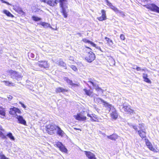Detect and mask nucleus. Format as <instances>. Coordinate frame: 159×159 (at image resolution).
<instances>
[{
  "label": "nucleus",
  "mask_w": 159,
  "mask_h": 159,
  "mask_svg": "<svg viewBox=\"0 0 159 159\" xmlns=\"http://www.w3.org/2000/svg\"><path fill=\"white\" fill-rule=\"evenodd\" d=\"M13 9L21 15H24L25 14V12L23 11L22 8L17 5H13Z\"/></svg>",
  "instance_id": "nucleus-13"
},
{
  "label": "nucleus",
  "mask_w": 159,
  "mask_h": 159,
  "mask_svg": "<svg viewBox=\"0 0 159 159\" xmlns=\"http://www.w3.org/2000/svg\"><path fill=\"white\" fill-rule=\"evenodd\" d=\"M57 126L53 123L50 124L46 126V130L48 134L52 135L55 133L54 131L57 128Z\"/></svg>",
  "instance_id": "nucleus-4"
},
{
  "label": "nucleus",
  "mask_w": 159,
  "mask_h": 159,
  "mask_svg": "<svg viewBox=\"0 0 159 159\" xmlns=\"http://www.w3.org/2000/svg\"><path fill=\"white\" fill-rule=\"evenodd\" d=\"M4 3H6V4H7L8 5H11L8 2H6V1L5 2H4Z\"/></svg>",
  "instance_id": "nucleus-57"
},
{
  "label": "nucleus",
  "mask_w": 159,
  "mask_h": 159,
  "mask_svg": "<svg viewBox=\"0 0 159 159\" xmlns=\"http://www.w3.org/2000/svg\"><path fill=\"white\" fill-rule=\"evenodd\" d=\"M5 136H6L7 137L11 140L14 141L15 140L14 137L12 133L10 132H8L6 134V135Z\"/></svg>",
  "instance_id": "nucleus-24"
},
{
  "label": "nucleus",
  "mask_w": 159,
  "mask_h": 159,
  "mask_svg": "<svg viewBox=\"0 0 159 159\" xmlns=\"http://www.w3.org/2000/svg\"><path fill=\"white\" fill-rule=\"evenodd\" d=\"M3 82L4 83L5 85L7 86H14V84L13 83L9 82V81H3Z\"/></svg>",
  "instance_id": "nucleus-33"
},
{
  "label": "nucleus",
  "mask_w": 159,
  "mask_h": 159,
  "mask_svg": "<svg viewBox=\"0 0 159 159\" xmlns=\"http://www.w3.org/2000/svg\"><path fill=\"white\" fill-rule=\"evenodd\" d=\"M105 1L106 2L107 5L110 7L111 9L113 10L116 13H118V12L119 11V10L114 6L112 5V4L108 0H105Z\"/></svg>",
  "instance_id": "nucleus-16"
},
{
  "label": "nucleus",
  "mask_w": 159,
  "mask_h": 159,
  "mask_svg": "<svg viewBox=\"0 0 159 159\" xmlns=\"http://www.w3.org/2000/svg\"><path fill=\"white\" fill-rule=\"evenodd\" d=\"M7 98L10 101L12 99L13 97L12 96L9 95L8 97H7Z\"/></svg>",
  "instance_id": "nucleus-52"
},
{
  "label": "nucleus",
  "mask_w": 159,
  "mask_h": 159,
  "mask_svg": "<svg viewBox=\"0 0 159 159\" xmlns=\"http://www.w3.org/2000/svg\"><path fill=\"white\" fill-rule=\"evenodd\" d=\"M133 128L136 131H138V129L137 127V126L136 125H133Z\"/></svg>",
  "instance_id": "nucleus-51"
},
{
  "label": "nucleus",
  "mask_w": 159,
  "mask_h": 159,
  "mask_svg": "<svg viewBox=\"0 0 159 159\" xmlns=\"http://www.w3.org/2000/svg\"><path fill=\"white\" fill-rule=\"evenodd\" d=\"M105 39L106 40L107 42L109 44H110L111 45H112L113 44L112 40L111 39H110L107 38V37H105Z\"/></svg>",
  "instance_id": "nucleus-37"
},
{
  "label": "nucleus",
  "mask_w": 159,
  "mask_h": 159,
  "mask_svg": "<svg viewBox=\"0 0 159 159\" xmlns=\"http://www.w3.org/2000/svg\"><path fill=\"white\" fill-rule=\"evenodd\" d=\"M96 101L99 104L103 103V105L106 107H110V106L108 103L104 101L101 98H96Z\"/></svg>",
  "instance_id": "nucleus-14"
},
{
  "label": "nucleus",
  "mask_w": 159,
  "mask_h": 159,
  "mask_svg": "<svg viewBox=\"0 0 159 159\" xmlns=\"http://www.w3.org/2000/svg\"><path fill=\"white\" fill-rule=\"evenodd\" d=\"M138 132L141 138H143L146 137V133L143 130H139L138 131Z\"/></svg>",
  "instance_id": "nucleus-26"
},
{
  "label": "nucleus",
  "mask_w": 159,
  "mask_h": 159,
  "mask_svg": "<svg viewBox=\"0 0 159 159\" xmlns=\"http://www.w3.org/2000/svg\"><path fill=\"white\" fill-rule=\"evenodd\" d=\"M1 1L3 3H4V2H6L5 1H4L3 0H1Z\"/></svg>",
  "instance_id": "nucleus-60"
},
{
  "label": "nucleus",
  "mask_w": 159,
  "mask_h": 159,
  "mask_svg": "<svg viewBox=\"0 0 159 159\" xmlns=\"http://www.w3.org/2000/svg\"><path fill=\"white\" fill-rule=\"evenodd\" d=\"M135 66L136 68H134V69L138 71L141 70V69L140 67H138L137 66Z\"/></svg>",
  "instance_id": "nucleus-46"
},
{
  "label": "nucleus",
  "mask_w": 159,
  "mask_h": 159,
  "mask_svg": "<svg viewBox=\"0 0 159 159\" xmlns=\"http://www.w3.org/2000/svg\"><path fill=\"white\" fill-rule=\"evenodd\" d=\"M142 1L144 2V3L145 4H147L148 1L147 0H142Z\"/></svg>",
  "instance_id": "nucleus-54"
},
{
  "label": "nucleus",
  "mask_w": 159,
  "mask_h": 159,
  "mask_svg": "<svg viewBox=\"0 0 159 159\" xmlns=\"http://www.w3.org/2000/svg\"><path fill=\"white\" fill-rule=\"evenodd\" d=\"M95 54L92 51H90L85 57V59L88 62L91 63L95 59Z\"/></svg>",
  "instance_id": "nucleus-7"
},
{
  "label": "nucleus",
  "mask_w": 159,
  "mask_h": 159,
  "mask_svg": "<svg viewBox=\"0 0 159 159\" xmlns=\"http://www.w3.org/2000/svg\"><path fill=\"white\" fill-rule=\"evenodd\" d=\"M0 115L5 116L6 115V110L5 108L2 107H0Z\"/></svg>",
  "instance_id": "nucleus-30"
},
{
  "label": "nucleus",
  "mask_w": 159,
  "mask_h": 159,
  "mask_svg": "<svg viewBox=\"0 0 159 159\" xmlns=\"http://www.w3.org/2000/svg\"><path fill=\"white\" fill-rule=\"evenodd\" d=\"M138 127L140 129V130H143L144 129V124H139V126Z\"/></svg>",
  "instance_id": "nucleus-40"
},
{
  "label": "nucleus",
  "mask_w": 159,
  "mask_h": 159,
  "mask_svg": "<svg viewBox=\"0 0 159 159\" xmlns=\"http://www.w3.org/2000/svg\"><path fill=\"white\" fill-rule=\"evenodd\" d=\"M41 1L42 2H43L45 3H47V1L46 0H41Z\"/></svg>",
  "instance_id": "nucleus-56"
},
{
  "label": "nucleus",
  "mask_w": 159,
  "mask_h": 159,
  "mask_svg": "<svg viewBox=\"0 0 159 159\" xmlns=\"http://www.w3.org/2000/svg\"><path fill=\"white\" fill-rule=\"evenodd\" d=\"M64 80L68 83V84L72 86H75L77 85L76 84L73 83L72 80H70L67 77H65L64 78Z\"/></svg>",
  "instance_id": "nucleus-22"
},
{
  "label": "nucleus",
  "mask_w": 159,
  "mask_h": 159,
  "mask_svg": "<svg viewBox=\"0 0 159 159\" xmlns=\"http://www.w3.org/2000/svg\"><path fill=\"white\" fill-rule=\"evenodd\" d=\"M19 103L21 105L22 107L25 109L26 108V106L25 105H24L23 103H22L21 102H20Z\"/></svg>",
  "instance_id": "nucleus-47"
},
{
  "label": "nucleus",
  "mask_w": 159,
  "mask_h": 159,
  "mask_svg": "<svg viewBox=\"0 0 159 159\" xmlns=\"http://www.w3.org/2000/svg\"><path fill=\"white\" fill-rule=\"evenodd\" d=\"M36 65H38L40 67L45 68H48L49 66V65L47 61H39V62L36 63Z\"/></svg>",
  "instance_id": "nucleus-11"
},
{
  "label": "nucleus",
  "mask_w": 159,
  "mask_h": 159,
  "mask_svg": "<svg viewBox=\"0 0 159 159\" xmlns=\"http://www.w3.org/2000/svg\"><path fill=\"white\" fill-rule=\"evenodd\" d=\"M87 116L89 117H90V118L91 120L92 121H96V120H95L93 118L92 115L91 116V115H90L89 114H88Z\"/></svg>",
  "instance_id": "nucleus-39"
},
{
  "label": "nucleus",
  "mask_w": 159,
  "mask_h": 159,
  "mask_svg": "<svg viewBox=\"0 0 159 159\" xmlns=\"http://www.w3.org/2000/svg\"><path fill=\"white\" fill-rule=\"evenodd\" d=\"M87 84L90 88H91V85H92L93 87V88L95 89L96 90L98 91H101L102 93L103 92V90L101 88L99 87L98 84V82L95 80H92L90 79L89 81H88Z\"/></svg>",
  "instance_id": "nucleus-2"
},
{
  "label": "nucleus",
  "mask_w": 159,
  "mask_h": 159,
  "mask_svg": "<svg viewBox=\"0 0 159 159\" xmlns=\"http://www.w3.org/2000/svg\"><path fill=\"white\" fill-rule=\"evenodd\" d=\"M101 13H102V16L97 18V19L100 21L105 20L107 19L106 11L102 9L101 10Z\"/></svg>",
  "instance_id": "nucleus-15"
},
{
  "label": "nucleus",
  "mask_w": 159,
  "mask_h": 159,
  "mask_svg": "<svg viewBox=\"0 0 159 159\" xmlns=\"http://www.w3.org/2000/svg\"><path fill=\"white\" fill-rule=\"evenodd\" d=\"M96 45V46H93L94 47H95L97 49H98V50H99L102 52H103V51L102 50L101 48L99 46H97Z\"/></svg>",
  "instance_id": "nucleus-48"
},
{
  "label": "nucleus",
  "mask_w": 159,
  "mask_h": 159,
  "mask_svg": "<svg viewBox=\"0 0 159 159\" xmlns=\"http://www.w3.org/2000/svg\"><path fill=\"white\" fill-rule=\"evenodd\" d=\"M4 131V129L2 128V127L0 126V137L2 139H7V138L3 133Z\"/></svg>",
  "instance_id": "nucleus-21"
},
{
  "label": "nucleus",
  "mask_w": 159,
  "mask_h": 159,
  "mask_svg": "<svg viewBox=\"0 0 159 159\" xmlns=\"http://www.w3.org/2000/svg\"><path fill=\"white\" fill-rule=\"evenodd\" d=\"M32 19L35 21H38L41 20V18L38 17L33 16L32 17Z\"/></svg>",
  "instance_id": "nucleus-35"
},
{
  "label": "nucleus",
  "mask_w": 159,
  "mask_h": 159,
  "mask_svg": "<svg viewBox=\"0 0 159 159\" xmlns=\"http://www.w3.org/2000/svg\"><path fill=\"white\" fill-rule=\"evenodd\" d=\"M121 111L123 112H125V113L131 114L133 113V110L131 109L130 106L123 104L120 107Z\"/></svg>",
  "instance_id": "nucleus-5"
},
{
  "label": "nucleus",
  "mask_w": 159,
  "mask_h": 159,
  "mask_svg": "<svg viewBox=\"0 0 159 159\" xmlns=\"http://www.w3.org/2000/svg\"><path fill=\"white\" fill-rule=\"evenodd\" d=\"M143 6L152 11L159 13V7L154 3L147 4Z\"/></svg>",
  "instance_id": "nucleus-6"
},
{
  "label": "nucleus",
  "mask_w": 159,
  "mask_h": 159,
  "mask_svg": "<svg viewBox=\"0 0 159 159\" xmlns=\"http://www.w3.org/2000/svg\"><path fill=\"white\" fill-rule=\"evenodd\" d=\"M0 159H9L8 158L6 157L2 153H0Z\"/></svg>",
  "instance_id": "nucleus-36"
},
{
  "label": "nucleus",
  "mask_w": 159,
  "mask_h": 159,
  "mask_svg": "<svg viewBox=\"0 0 159 159\" xmlns=\"http://www.w3.org/2000/svg\"><path fill=\"white\" fill-rule=\"evenodd\" d=\"M56 131L57 134L61 137H63L65 134L64 132L58 126H57V128L56 129Z\"/></svg>",
  "instance_id": "nucleus-19"
},
{
  "label": "nucleus",
  "mask_w": 159,
  "mask_h": 159,
  "mask_svg": "<svg viewBox=\"0 0 159 159\" xmlns=\"http://www.w3.org/2000/svg\"><path fill=\"white\" fill-rule=\"evenodd\" d=\"M55 145L61 151L65 153L67 152V149L61 142H58L56 143Z\"/></svg>",
  "instance_id": "nucleus-9"
},
{
  "label": "nucleus",
  "mask_w": 159,
  "mask_h": 159,
  "mask_svg": "<svg viewBox=\"0 0 159 159\" xmlns=\"http://www.w3.org/2000/svg\"><path fill=\"white\" fill-rule=\"evenodd\" d=\"M16 107H13L10 109V111H9V114L11 115H16Z\"/></svg>",
  "instance_id": "nucleus-31"
},
{
  "label": "nucleus",
  "mask_w": 159,
  "mask_h": 159,
  "mask_svg": "<svg viewBox=\"0 0 159 159\" xmlns=\"http://www.w3.org/2000/svg\"><path fill=\"white\" fill-rule=\"evenodd\" d=\"M146 144L150 150L151 151H154L155 150V149L153 148V147H152V144L149 141H148V142H146Z\"/></svg>",
  "instance_id": "nucleus-32"
},
{
  "label": "nucleus",
  "mask_w": 159,
  "mask_h": 159,
  "mask_svg": "<svg viewBox=\"0 0 159 159\" xmlns=\"http://www.w3.org/2000/svg\"><path fill=\"white\" fill-rule=\"evenodd\" d=\"M39 24L42 25L44 28H47L50 26V24L45 22H40V23H39Z\"/></svg>",
  "instance_id": "nucleus-28"
},
{
  "label": "nucleus",
  "mask_w": 159,
  "mask_h": 159,
  "mask_svg": "<svg viewBox=\"0 0 159 159\" xmlns=\"http://www.w3.org/2000/svg\"><path fill=\"white\" fill-rule=\"evenodd\" d=\"M69 60L70 61H74V59L73 58V57H70L69 58Z\"/></svg>",
  "instance_id": "nucleus-55"
},
{
  "label": "nucleus",
  "mask_w": 159,
  "mask_h": 159,
  "mask_svg": "<svg viewBox=\"0 0 159 159\" xmlns=\"http://www.w3.org/2000/svg\"><path fill=\"white\" fill-rule=\"evenodd\" d=\"M77 34L78 35H79L80 36H81L82 35L80 33H77Z\"/></svg>",
  "instance_id": "nucleus-59"
},
{
  "label": "nucleus",
  "mask_w": 159,
  "mask_h": 159,
  "mask_svg": "<svg viewBox=\"0 0 159 159\" xmlns=\"http://www.w3.org/2000/svg\"><path fill=\"white\" fill-rule=\"evenodd\" d=\"M83 91L85 92V94L89 96H92L93 92L91 91L90 90H88L86 89H83Z\"/></svg>",
  "instance_id": "nucleus-25"
},
{
  "label": "nucleus",
  "mask_w": 159,
  "mask_h": 159,
  "mask_svg": "<svg viewBox=\"0 0 159 159\" xmlns=\"http://www.w3.org/2000/svg\"><path fill=\"white\" fill-rule=\"evenodd\" d=\"M15 117L17 119L19 123L24 125H26V121L24 119L23 117L22 116L18 115L17 114H16V115H15Z\"/></svg>",
  "instance_id": "nucleus-10"
},
{
  "label": "nucleus",
  "mask_w": 159,
  "mask_h": 159,
  "mask_svg": "<svg viewBox=\"0 0 159 159\" xmlns=\"http://www.w3.org/2000/svg\"><path fill=\"white\" fill-rule=\"evenodd\" d=\"M3 12L8 16L11 17H14V16L9 11L6 10H4Z\"/></svg>",
  "instance_id": "nucleus-29"
},
{
  "label": "nucleus",
  "mask_w": 159,
  "mask_h": 159,
  "mask_svg": "<svg viewBox=\"0 0 159 159\" xmlns=\"http://www.w3.org/2000/svg\"><path fill=\"white\" fill-rule=\"evenodd\" d=\"M94 109H95V110H96V109H97V108L96 107V106H94Z\"/></svg>",
  "instance_id": "nucleus-61"
},
{
  "label": "nucleus",
  "mask_w": 159,
  "mask_h": 159,
  "mask_svg": "<svg viewBox=\"0 0 159 159\" xmlns=\"http://www.w3.org/2000/svg\"><path fill=\"white\" fill-rule=\"evenodd\" d=\"M118 13H119L120 14V16H121L124 17L125 15L124 14V12L121 11H120L119 10V11L118 12Z\"/></svg>",
  "instance_id": "nucleus-42"
},
{
  "label": "nucleus",
  "mask_w": 159,
  "mask_h": 159,
  "mask_svg": "<svg viewBox=\"0 0 159 159\" xmlns=\"http://www.w3.org/2000/svg\"><path fill=\"white\" fill-rule=\"evenodd\" d=\"M57 0H48L47 1V4L50 6L54 7L57 5Z\"/></svg>",
  "instance_id": "nucleus-20"
},
{
  "label": "nucleus",
  "mask_w": 159,
  "mask_h": 159,
  "mask_svg": "<svg viewBox=\"0 0 159 159\" xmlns=\"http://www.w3.org/2000/svg\"><path fill=\"white\" fill-rule=\"evenodd\" d=\"M74 129H75V130H79V129H78L77 128H75Z\"/></svg>",
  "instance_id": "nucleus-63"
},
{
  "label": "nucleus",
  "mask_w": 159,
  "mask_h": 159,
  "mask_svg": "<svg viewBox=\"0 0 159 159\" xmlns=\"http://www.w3.org/2000/svg\"><path fill=\"white\" fill-rule=\"evenodd\" d=\"M15 111L16 114V113H18L19 114H21V111L18 108L16 107Z\"/></svg>",
  "instance_id": "nucleus-44"
},
{
  "label": "nucleus",
  "mask_w": 159,
  "mask_h": 159,
  "mask_svg": "<svg viewBox=\"0 0 159 159\" xmlns=\"http://www.w3.org/2000/svg\"><path fill=\"white\" fill-rule=\"evenodd\" d=\"M28 56L29 57H30L32 58H35L34 55L32 53H29Z\"/></svg>",
  "instance_id": "nucleus-43"
},
{
  "label": "nucleus",
  "mask_w": 159,
  "mask_h": 159,
  "mask_svg": "<svg viewBox=\"0 0 159 159\" xmlns=\"http://www.w3.org/2000/svg\"><path fill=\"white\" fill-rule=\"evenodd\" d=\"M82 41L85 43H88L92 45L93 46H96V44L92 42L87 39L85 38L83 39Z\"/></svg>",
  "instance_id": "nucleus-23"
},
{
  "label": "nucleus",
  "mask_w": 159,
  "mask_h": 159,
  "mask_svg": "<svg viewBox=\"0 0 159 159\" xmlns=\"http://www.w3.org/2000/svg\"><path fill=\"white\" fill-rule=\"evenodd\" d=\"M7 72L10 74L11 78L13 79H16L18 81L21 79L22 76L18 72L11 70H8Z\"/></svg>",
  "instance_id": "nucleus-3"
},
{
  "label": "nucleus",
  "mask_w": 159,
  "mask_h": 159,
  "mask_svg": "<svg viewBox=\"0 0 159 159\" xmlns=\"http://www.w3.org/2000/svg\"><path fill=\"white\" fill-rule=\"evenodd\" d=\"M143 79H144V81L147 83H151V81L148 77L145 78Z\"/></svg>",
  "instance_id": "nucleus-41"
},
{
  "label": "nucleus",
  "mask_w": 159,
  "mask_h": 159,
  "mask_svg": "<svg viewBox=\"0 0 159 159\" xmlns=\"http://www.w3.org/2000/svg\"><path fill=\"white\" fill-rule=\"evenodd\" d=\"M92 116H93V118L94 119L97 121V116L95 114H92Z\"/></svg>",
  "instance_id": "nucleus-50"
},
{
  "label": "nucleus",
  "mask_w": 159,
  "mask_h": 159,
  "mask_svg": "<svg viewBox=\"0 0 159 159\" xmlns=\"http://www.w3.org/2000/svg\"><path fill=\"white\" fill-rule=\"evenodd\" d=\"M85 47L86 48H87L88 49H90V50H92V49L89 47H86V46H85Z\"/></svg>",
  "instance_id": "nucleus-58"
},
{
  "label": "nucleus",
  "mask_w": 159,
  "mask_h": 159,
  "mask_svg": "<svg viewBox=\"0 0 159 159\" xmlns=\"http://www.w3.org/2000/svg\"><path fill=\"white\" fill-rule=\"evenodd\" d=\"M70 67L73 70L75 71H76L78 70L77 68L75 66L71 65Z\"/></svg>",
  "instance_id": "nucleus-38"
},
{
  "label": "nucleus",
  "mask_w": 159,
  "mask_h": 159,
  "mask_svg": "<svg viewBox=\"0 0 159 159\" xmlns=\"http://www.w3.org/2000/svg\"><path fill=\"white\" fill-rule=\"evenodd\" d=\"M35 10L34 11V12L39 11L40 10V9L38 8H36V7H35Z\"/></svg>",
  "instance_id": "nucleus-53"
},
{
  "label": "nucleus",
  "mask_w": 159,
  "mask_h": 159,
  "mask_svg": "<svg viewBox=\"0 0 159 159\" xmlns=\"http://www.w3.org/2000/svg\"><path fill=\"white\" fill-rule=\"evenodd\" d=\"M85 154L89 159H96L95 155L89 151H84Z\"/></svg>",
  "instance_id": "nucleus-17"
},
{
  "label": "nucleus",
  "mask_w": 159,
  "mask_h": 159,
  "mask_svg": "<svg viewBox=\"0 0 159 159\" xmlns=\"http://www.w3.org/2000/svg\"><path fill=\"white\" fill-rule=\"evenodd\" d=\"M107 137L111 140H115L117 139V136L116 134H113L110 136H107Z\"/></svg>",
  "instance_id": "nucleus-27"
},
{
  "label": "nucleus",
  "mask_w": 159,
  "mask_h": 159,
  "mask_svg": "<svg viewBox=\"0 0 159 159\" xmlns=\"http://www.w3.org/2000/svg\"><path fill=\"white\" fill-rule=\"evenodd\" d=\"M54 62L59 66L64 67L65 69H66V64L62 61L61 59H59L57 61L55 60Z\"/></svg>",
  "instance_id": "nucleus-18"
},
{
  "label": "nucleus",
  "mask_w": 159,
  "mask_h": 159,
  "mask_svg": "<svg viewBox=\"0 0 159 159\" xmlns=\"http://www.w3.org/2000/svg\"><path fill=\"white\" fill-rule=\"evenodd\" d=\"M57 92L63 93L65 92H67V90L61 87H59L56 89Z\"/></svg>",
  "instance_id": "nucleus-34"
},
{
  "label": "nucleus",
  "mask_w": 159,
  "mask_h": 159,
  "mask_svg": "<svg viewBox=\"0 0 159 159\" xmlns=\"http://www.w3.org/2000/svg\"><path fill=\"white\" fill-rule=\"evenodd\" d=\"M60 7L61 8V12L62 13L65 18L67 17L68 15L66 9L68 8L67 0H59Z\"/></svg>",
  "instance_id": "nucleus-1"
},
{
  "label": "nucleus",
  "mask_w": 159,
  "mask_h": 159,
  "mask_svg": "<svg viewBox=\"0 0 159 159\" xmlns=\"http://www.w3.org/2000/svg\"><path fill=\"white\" fill-rule=\"evenodd\" d=\"M148 75L147 74H146L145 73H143V79H144L145 78L148 77Z\"/></svg>",
  "instance_id": "nucleus-49"
},
{
  "label": "nucleus",
  "mask_w": 159,
  "mask_h": 159,
  "mask_svg": "<svg viewBox=\"0 0 159 159\" xmlns=\"http://www.w3.org/2000/svg\"><path fill=\"white\" fill-rule=\"evenodd\" d=\"M96 110L98 112L100 110L97 108Z\"/></svg>",
  "instance_id": "nucleus-62"
},
{
  "label": "nucleus",
  "mask_w": 159,
  "mask_h": 159,
  "mask_svg": "<svg viewBox=\"0 0 159 159\" xmlns=\"http://www.w3.org/2000/svg\"><path fill=\"white\" fill-rule=\"evenodd\" d=\"M110 107H107L109 109L110 111L111 112L110 113L111 117L113 119H116L117 118L118 115L116 109L112 107V105L110 104Z\"/></svg>",
  "instance_id": "nucleus-8"
},
{
  "label": "nucleus",
  "mask_w": 159,
  "mask_h": 159,
  "mask_svg": "<svg viewBox=\"0 0 159 159\" xmlns=\"http://www.w3.org/2000/svg\"><path fill=\"white\" fill-rule=\"evenodd\" d=\"M120 39L122 40H124L125 39V36L124 34H121L120 36Z\"/></svg>",
  "instance_id": "nucleus-45"
},
{
  "label": "nucleus",
  "mask_w": 159,
  "mask_h": 159,
  "mask_svg": "<svg viewBox=\"0 0 159 159\" xmlns=\"http://www.w3.org/2000/svg\"><path fill=\"white\" fill-rule=\"evenodd\" d=\"M141 70H142V71H144V69H141Z\"/></svg>",
  "instance_id": "nucleus-64"
},
{
  "label": "nucleus",
  "mask_w": 159,
  "mask_h": 159,
  "mask_svg": "<svg viewBox=\"0 0 159 159\" xmlns=\"http://www.w3.org/2000/svg\"><path fill=\"white\" fill-rule=\"evenodd\" d=\"M74 117L76 120L80 121H84L86 119V117L80 113H78L76 115H74Z\"/></svg>",
  "instance_id": "nucleus-12"
}]
</instances>
